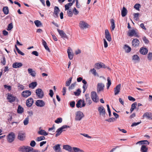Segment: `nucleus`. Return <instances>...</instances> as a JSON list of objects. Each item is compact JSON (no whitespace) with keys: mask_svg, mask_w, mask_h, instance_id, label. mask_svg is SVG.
I'll use <instances>...</instances> for the list:
<instances>
[{"mask_svg":"<svg viewBox=\"0 0 152 152\" xmlns=\"http://www.w3.org/2000/svg\"><path fill=\"white\" fill-rule=\"evenodd\" d=\"M15 137V134L12 132H10L7 136V140L9 142L11 143L14 141Z\"/></svg>","mask_w":152,"mask_h":152,"instance_id":"0eeeda50","label":"nucleus"},{"mask_svg":"<svg viewBox=\"0 0 152 152\" xmlns=\"http://www.w3.org/2000/svg\"><path fill=\"white\" fill-rule=\"evenodd\" d=\"M121 87V85L119 84L117 85L116 87L114 88V94L115 95H117L120 92V90Z\"/></svg>","mask_w":152,"mask_h":152,"instance_id":"412c9836","label":"nucleus"},{"mask_svg":"<svg viewBox=\"0 0 152 152\" xmlns=\"http://www.w3.org/2000/svg\"><path fill=\"white\" fill-rule=\"evenodd\" d=\"M67 14L68 16L70 17L72 16L73 15V13L71 9H69V10L67 11Z\"/></svg>","mask_w":152,"mask_h":152,"instance_id":"8fccbe9b","label":"nucleus"},{"mask_svg":"<svg viewBox=\"0 0 152 152\" xmlns=\"http://www.w3.org/2000/svg\"><path fill=\"white\" fill-rule=\"evenodd\" d=\"M127 13V11L126 8L123 7L121 12V14L122 17H124L126 16Z\"/></svg>","mask_w":152,"mask_h":152,"instance_id":"c85d7f7f","label":"nucleus"},{"mask_svg":"<svg viewBox=\"0 0 152 152\" xmlns=\"http://www.w3.org/2000/svg\"><path fill=\"white\" fill-rule=\"evenodd\" d=\"M72 12L75 15H77L79 13V12L76 9V8L75 7H74L73 10H72Z\"/></svg>","mask_w":152,"mask_h":152,"instance_id":"bf43d9fd","label":"nucleus"},{"mask_svg":"<svg viewBox=\"0 0 152 152\" xmlns=\"http://www.w3.org/2000/svg\"><path fill=\"white\" fill-rule=\"evenodd\" d=\"M90 72L94 76H97L98 77L99 76L98 74L96 72V70L95 69L93 68V69H91L90 70Z\"/></svg>","mask_w":152,"mask_h":152,"instance_id":"e433bc0d","label":"nucleus"},{"mask_svg":"<svg viewBox=\"0 0 152 152\" xmlns=\"http://www.w3.org/2000/svg\"><path fill=\"white\" fill-rule=\"evenodd\" d=\"M34 100L33 98H30L28 99L26 101V104L28 107H31L33 104Z\"/></svg>","mask_w":152,"mask_h":152,"instance_id":"aec40b11","label":"nucleus"},{"mask_svg":"<svg viewBox=\"0 0 152 152\" xmlns=\"http://www.w3.org/2000/svg\"><path fill=\"white\" fill-rule=\"evenodd\" d=\"M72 79V77H70L68 80L67 81H66V86H69L70 84L71 83Z\"/></svg>","mask_w":152,"mask_h":152,"instance_id":"de8ad7c7","label":"nucleus"},{"mask_svg":"<svg viewBox=\"0 0 152 152\" xmlns=\"http://www.w3.org/2000/svg\"><path fill=\"white\" fill-rule=\"evenodd\" d=\"M3 11L5 15H7L9 13V9L8 7H4L3 9Z\"/></svg>","mask_w":152,"mask_h":152,"instance_id":"a19ab883","label":"nucleus"},{"mask_svg":"<svg viewBox=\"0 0 152 152\" xmlns=\"http://www.w3.org/2000/svg\"><path fill=\"white\" fill-rule=\"evenodd\" d=\"M36 93L37 96L39 99H42L44 96V92L40 88H38L36 89Z\"/></svg>","mask_w":152,"mask_h":152,"instance_id":"39448f33","label":"nucleus"},{"mask_svg":"<svg viewBox=\"0 0 152 152\" xmlns=\"http://www.w3.org/2000/svg\"><path fill=\"white\" fill-rule=\"evenodd\" d=\"M128 99H129V100L130 101H132L133 102H134L135 100V99L133 97L131 96H128Z\"/></svg>","mask_w":152,"mask_h":152,"instance_id":"69168bd1","label":"nucleus"},{"mask_svg":"<svg viewBox=\"0 0 152 152\" xmlns=\"http://www.w3.org/2000/svg\"><path fill=\"white\" fill-rule=\"evenodd\" d=\"M63 148L69 151L73 152V148L69 145H64L63 146Z\"/></svg>","mask_w":152,"mask_h":152,"instance_id":"a878e982","label":"nucleus"},{"mask_svg":"<svg viewBox=\"0 0 152 152\" xmlns=\"http://www.w3.org/2000/svg\"><path fill=\"white\" fill-rule=\"evenodd\" d=\"M80 93L81 91L80 89L78 88L77 90L76 91L74 92V93L75 96H78L80 95Z\"/></svg>","mask_w":152,"mask_h":152,"instance_id":"603ef678","label":"nucleus"},{"mask_svg":"<svg viewBox=\"0 0 152 152\" xmlns=\"http://www.w3.org/2000/svg\"><path fill=\"white\" fill-rule=\"evenodd\" d=\"M22 64L21 63L15 62L12 64V67L14 68H17L21 67Z\"/></svg>","mask_w":152,"mask_h":152,"instance_id":"cd10ccee","label":"nucleus"},{"mask_svg":"<svg viewBox=\"0 0 152 152\" xmlns=\"http://www.w3.org/2000/svg\"><path fill=\"white\" fill-rule=\"evenodd\" d=\"M147 58L150 61L152 60V53H149L148 55Z\"/></svg>","mask_w":152,"mask_h":152,"instance_id":"5fc2aeb1","label":"nucleus"},{"mask_svg":"<svg viewBox=\"0 0 152 152\" xmlns=\"http://www.w3.org/2000/svg\"><path fill=\"white\" fill-rule=\"evenodd\" d=\"M18 89L20 90H22L24 89V86L20 84H18Z\"/></svg>","mask_w":152,"mask_h":152,"instance_id":"13d9d810","label":"nucleus"},{"mask_svg":"<svg viewBox=\"0 0 152 152\" xmlns=\"http://www.w3.org/2000/svg\"><path fill=\"white\" fill-rule=\"evenodd\" d=\"M127 34L130 37L134 36L137 37H140L139 35L138 34L137 30L132 29L130 30L128 32Z\"/></svg>","mask_w":152,"mask_h":152,"instance_id":"7ed1b4c3","label":"nucleus"},{"mask_svg":"<svg viewBox=\"0 0 152 152\" xmlns=\"http://www.w3.org/2000/svg\"><path fill=\"white\" fill-rule=\"evenodd\" d=\"M28 73L32 77H35L36 75L35 72L33 70V69L31 68H29L28 69Z\"/></svg>","mask_w":152,"mask_h":152,"instance_id":"c756f323","label":"nucleus"},{"mask_svg":"<svg viewBox=\"0 0 152 152\" xmlns=\"http://www.w3.org/2000/svg\"><path fill=\"white\" fill-rule=\"evenodd\" d=\"M73 152H84L83 150L77 147L73 148Z\"/></svg>","mask_w":152,"mask_h":152,"instance_id":"4c0bfd02","label":"nucleus"},{"mask_svg":"<svg viewBox=\"0 0 152 152\" xmlns=\"http://www.w3.org/2000/svg\"><path fill=\"white\" fill-rule=\"evenodd\" d=\"M60 11L59 8L57 6H55L54 8L53 16L55 17H58V14Z\"/></svg>","mask_w":152,"mask_h":152,"instance_id":"6ab92c4d","label":"nucleus"},{"mask_svg":"<svg viewBox=\"0 0 152 152\" xmlns=\"http://www.w3.org/2000/svg\"><path fill=\"white\" fill-rule=\"evenodd\" d=\"M139 15V13H134L133 15L134 16V18L135 20L137 21L138 20V18Z\"/></svg>","mask_w":152,"mask_h":152,"instance_id":"6e6d98bb","label":"nucleus"},{"mask_svg":"<svg viewBox=\"0 0 152 152\" xmlns=\"http://www.w3.org/2000/svg\"><path fill=\"white\" fill-rule=\"evenodd\" d=\"M62 121V118H58L55 121V122L56 124H58L61 123Z\"/></svg>","mask_w":152,"mask_h":152,"instance_id":"49530a36","label":"nucleus"},{"mask_svg":"<svg viewBox=\"0 0 152 152\" xmlns=\"http://www.w3.org/2000/svg\"><path fill=\"white\" fill-rule=\"evenodd\" d=\"M57 30L61 38L64 39L67 38L66 34L62 30H60L58 29H57Z\"/></svg>","mask_w":152,"mask_h":152,"instance_id":"f3484780","label":"nucleus"},{"mask_svg":"<svg viewBox=\"0 0 152 152\" xmlns=\"http://www.w3.org/2000/svg\"><path fill=\"white\" fill-rule=\"evenodd\" d=\"M94 67L97 69H99L101 68H105L106 67L104 64L100 62L95 64Z\"/></svg>","mask_w":152,"mask_h":152,"instance_id":"ddd939ff","label":"nucleus"},{"mask_svg":"<svg viewBox=\"0 0 152 152\" xmlns=\"http://www.w3.org/2000/svg\"><path fill=\"white\" fill-rule=\"evenodd\" d=\"M107 88L108 89L111 84L110 78L109 77L107 78Z\"/></svg>","mask_w":152,"mask_h":152,"instance_id":"79ce46f5","label":"nucleus"},{"mask_svg":"<svg viewBox=\"0 0 152 152\" xmlns=\"http://www.w3.org/2000/svg\"><path fill=\"white\" fill-rule=\"evenodd\" d=\"M35 104L38 107H42L45 106V103L42 100H38L36 101Z\"/></svg>","mask_w":152,"mask_h":152,"instance_id":"4468645a","label":"nucleus"},{"mask_svg":"<svg viewBox=\"0 0 152 152\" xmlns=\"http://www.w3.org/2000/svg\"><path fill=\"white\" fill-rule=\"evenodd\" d=\"M38 133L40 135L43 136H46L48 134V133L42 129L39 131L38 132Z\"/></svg>","mask_w":152,"mask_h":152,"instance_id":"f704fd0d","label":"nucleus"},{"mask_svg":"<svg viewBox=\"0 0 152 152\" xmlns=\"http://www.w3.org/2000/svg\"><path fill=\"white\" fill-rule=\"evenodd\" d=\"M35 145L36 142L34 140L32 141L30 143V145L32 147H34Z\"/></svg>","mask_w":152,"mask_h":152,"instance_id":"e2e57ef3","label":"nucleus"},{"mask_svg":"<svg viewBox=\"0 0 152 152\" xmlns=\"http://www.w3.org/2000/svg\"><path fill=\"white\" fill-rule=\"evenodd\" d=\"M136 144H140L141 145L145 144L146 145H149V142L147 140H141L137 142L136 143Z\"/></svg>","mask_w":152,"mask_h":152,"instance_id":"473e14b6","label":"nucleus"},{"mask_svg":"<svg viewBox=\"0 0 152 152\" xmlns=\"http://www.w3.org/2000/svg\"><path fill=\"white\" fill-rule=\"evenodd\" d=\"M110 23L111 24V29L112 31H113L114 30L115 28L114 20L113 19H111Z\"/></svg>","mask_w":152,"mask_h":152,"instance_id":"7c9ffc66","label":"nucleus"},{"mask_svg":"<svg viewBox=\"0 0 152 152\" xmlns=\"http://www.w3.org/2000/svg\"><path fill=\"white\" fill-rule=\"evenodd\" d=\"M86 102H87V104H88V105L92 103V101L90 99V98H88L87 99H86Z\"/></svg>","mask_w":152,"mask_h":152,"instance_id":"338daca9","label":"nucleus"},{"mask_svg":"<svg viewBox=\"0 0 152 152\" xmlns=\"http://www.w3.org/2000/svg\"><path fill=\"white\" fill-rule=\"evenodd\" d=\"M70 128V126L67 125H63L61 127L58 128L56 131L57 133L56 134V137H57L59 136L63 131H65V129Z\"/></svg>","mask_w":152,"mask_h":152,"instance_id":"f03ea898","label":"nucleus"},{"mask_svg":"<svg viewBox=\"0 0 152 152\" xmlns=\"http://www.w3.org/2000/svg\"><path fill=\"white\" fill-rule=\"evenodd\" d=\"M26 137V134L23 131H20L18 132V139L20 140H24Z\"/></svg>","mask_w":152,"mask_h":152,"instance_id":"423d86ee","label":"nucleus"},{"mask_svg":"<svg viewBox=\"0 0 152 152\" xmlns=\"http://www.w3.org/2000/svg\"><path fill=\"white\" fill-rule=\"evenodd\" d=\"M37 85V83L36 82H33L30 84L29 85V87L32 89H34L36 87Z\"/></svg>","mask_w":152,"mask_h":152,"instance_id":"c9c22d12","label":"nucleus"},{"mask_svg":"<svg viewBox=\"0 0 152 152\" xmlns=\"http://www.w3.org/2000/svg\"><path fill=\"white\" fill-rule=\"evenodd\" d=\"M105 34L106 38L108 41L110 42L111 40V38L110 33L107 29L105 30Z\"/></svg>","mask_w":152,"mask_h":152,"instance_id":"4be33fe9","label":"nucleus"},{"mask_svg":"<svg viewBox=\"0 0 152 152\" xmlns=\"http://www.w3.org/2000/svg\"><path fill=\"white\" fill-rule=\"evenodd\" d=\"M148 148L145 145H142L140 148V151L141 152H147Z\"/></svg>","mask_w":152,"mask_h":152,"instance_id":"2f4dec72","label":"nucleus"},{"mask_svg":"<svg viewBox=\"0 0 152 152\" xmlns=\"http://www.w3.org/2000/svg\"><path fill=\"white\" fill-rule=\"evenodd\" d=\"M140 41L137 39H134L132 41V45L134 47H138L139 45Z\"/></svg>","mask_w":152,"mask_h":152,"instance_id":"a211bd4d","label":"nucleus"},{"mask_svg":"<svg viewBox=\"0 0 152 152\" xmlns=\"http://www.w3.org/2000/svg\"><path fill=\"white\" fill-rule=\"evenodd\" d=\"M137 105V103L136 102H134L132 104L131 108L130 110V111L131 113H132L134 110L136 108Z\"/></svg>","mask_w":152,"mask_h":152,"instance_id":"58836bf2","label":"nucleus"},{"mask_svg":"<svg viewBox=\"0 0 152 152\" xmlns=\"http://www.w3.org/2000/svg\"><path fill=\"white\" fill-rule=\"evenodd\" d=\"M7 96V99L8 100V101L12 103L14 102L17 99L16 97L15 96L11 94H8Z\"/></svg>","mask_w":152,"mask_h":152,"instance_id":"1a4fd4ad","label":"nucleus"},{"mask_svg":"<svg viewBox=\"0 0 152 152\" xmlns=\"http://www.w3.org/2000/svg\"><path fill=\"white\" fill-rule=\"evenodd\" d=\"M79 26L81 29H84L88 28L89 25L86 22L83 21H81L80 22Z\"/></svg>","mask_w":152,"mask_h":152,"instance_id":"f8f14e48","label":"nucleus"},{"mask_svg":"<svg viewBox=\"0 0 152 152\" xmlns=\"http://www.w3.org/2000/svg\"><path fill=\"white\" fill-rule=\"evenodd\" d=\"M31 149V147L24 145L19 148L18 151L21 152H30Z\"/></svg>","mask_w":152,"mask_h":152,"instance_id":"f257e3e1","label":"nucleus"},{"mask_svg":"<svg viewBox=\"0 0 152 152\" xmlns=\"http://www.w3.org/2000/svg\"><path fill=\"white\" fill-rule=\"evenodd\" d=\"M70 106L72 107H74L75 105V101H72L70 103Z\"/></svg>","mask_w":152,"mask_h":152,"instance_id":"680f3d73","label":"nucleus"},{"mask_svg":"<svg viewBox=\"0 0 152 152\" xmlns=\"http://www.w3.org/2000/svg\"><path fill=\"white\" fill-rule=\"evenodd\" d=\"M83 113L80 111H78L76 113L75 119L76 121H80L84 117Z\"/></svg>","mask_w":152,"mask_h":152,"instance_id":"20e7f679","label":"nucleus"},{"mask_svg":"<svg viewBox=\"0 0 152 152\" xmlns=\"http://www.w3.org/2000/svg\"><path fill=\"white\" fill-rule=\"evenodd\" d=\"M143 117H146L149 120H152V114L148 112H146L143 114Z\"/></svg>","mask_w":152,"mask_h":152,"instance_id":"bb28decb","label":"nucleus"},{"mask_svg":"<svg viewBox=\"0 0 152 152\" xmlns=\"http://www.w3.org/2000/svg\"><path fill=\"white\" fill-rule=\"evenodd\" d=\"M143 40L146 44H148L149 43V40L146 38L145 36H144L142 37Z\"/></svg>","mask_w":152,"mask_h":152,"instance_id":"3c124183","label":"nucleus"},{"mask_svg":"<svg viewBox=\"0 0 152 152\" xmlns=\"http://www.w3.org/2000/svg\"><path fill=\"white\" fill-rule=\"evenodd\" d=\"M23 112V109L20 105L18 106L17 112L18 113L21 114Z\"/></svg>","mask_w":152,"mask_h":152,"instance_id":"ea45409f","label":"nucleus"},{"mask_svg":"<svg viewBox=\"0 0 152 152\" xmlns=\"http://www.w3.org/2000/svg\"><path fill=\"white\" fill-rule=\"evenodd\" d=\"M29 116H28L27 117L24 119L23 121L24 124L25 125H27L29 122Z\"/></svg>","mask_w":152,"mask_h":152,"instance_id":"a18cd8bd","label":"nucleus"},{"mask_svg":"<svg viewBox=\"0 0 152 152\" xmlns=\"http://www.w3.org/2000/svg\"><path fill=\"white\" fill-rule=\"evenodd\" d=\"M124 50H125V51L126 53H127L130 52L131 50V48L127 45H124Z\"/></svg>","mask_w":152,"mask_h":152,"instance_id":"72a5a7b5","label":"nucleus"},{"mask_svg":"<svg viewBox=\"0 0 152 152\" xmlns=\"http://www.w3.org/2000/svg\"><path fill=\"white\" fill-rule=\"evenodd\" d=\"M34 23L36 26L37 27L40 26L42 25V23L39 20H36L34 21Z\"/></svg>","mask_w":152,"mask_h":152,"instance_id":"c03bdc74","label":"nucleus"},{"mask_svg":"<svg viewBox=\"0 0 152 152\" xmlns=\"http://www.w3.org/2000/svg\"><path fill=\"white\" fill-rule=\"evenodd\" d=\"M80 134L81 135H83L84 136L86 137L87 138H91L92 137L88 135V134H82V133H80Z\"/></svg>","mask_w":152,"mask_h":152,"instance_id":"0e129e2a","label":"nucleus"},{"mask_svg":"<svg viewBox=\"0 0 152 152\" xmlns=\"http://www.w3.org/2000/svg\"><path fill=\"white\" fill-rule=\"evenodd\" d=\"M53 148L55 152H61L60 144L56 145L53 147Z\"/></svg>","mask_w":152,"mask_h":152,"instance_id":"b1692460","label":"nucleus"},{"mask_svg":"<svg viewBox=\"0 0 152 152\" xmlns=\"http://www.w3.org/2000/svg\"><path fill=\"white\" fill-rule=\"evenodd\" d=\"M13 28V24L12 23H11L8 24L7 30L8 31H10Z\"/></svg>","mask_w":152,"mask_h":152,"instance_id":"09e8293b","label":"nucleus"},{"mask_svg":"<svg viewBox=\"0 0 152 152\" xmlns=\"http://www.w3.org/2000/svg\"><path fill=\"white\" fill-rule=\"evenodd\" d=\"M31 94V92L29 90H26L23 91L22 93V96L24 97H27L30 96Z\"/></svg>","mask_w":152,"mask_h":152,"instance_id":"dca6fc26","label":"nucleus"},{"mask_svg":"<svg viewBox=\"0 0 152 152\" xmlns=\"http://www.w3.org/2000/svg\"><path fill=\"white\" fill-rule=\"evenodd\" d=\"M140 53L142 54L146 55L148 52V50L146 48L142 47L140 50Z\"/></svg>","mask_w":152,"mask_h":152,"instance_id":"393cba45","label":"nucleus"},{"mask_svg":"<svg viewBox=\"0 0 152 152\" xmlns=\"http://www.w3.org/2000/svg\"><path fill=\"white\" fill-rule=\"evenodd\" d=\"M132 59L137 62H139L140 61V58L137 55H134L133 56Z\"/></svg>","mask_w":152,"mask_h":152,"instance_id":"37998d69","label":"nucleus"},{"mask_svg":"<svg viewBox=\"0 0 152 152\" xmlns=\"http://www.w3.org/2000/svg\"><path fill=\"white\" fill-rule=\"evenodd\" d=\"M91 98L92 100L94 102H97L99 101V98L97 96L96 93L95 91L91 93Z\"/></svg>","mask_w":152,"mask_h":152,"instance_id":"6e6552de","label":"nucleus"},{"mask_svg":"<svg viewBox=\"0 0 152 152\" xmlns=\"http://www.w3.org/2000/svg\"><path fill=\"white\" fill-rule=\"evenodd\" d=\"M72 50L71 48H69L67 50V53L68 54L69 58L70 60H72L73 58V54L70 51H72Z\"/></svg>","mask_w":152,"mask_h":152,"instance_id":"5701e85b","label":"nucleus"},{"mask_svg":"<svg viewBox=\"0 0 152 152\" xmlns=\"http://www.w3.org/2000/svg\"><path fill=\"white\" fill-rule=\"evenodd\" d=\"M45 139V137L43 136H41L37 137L36 139V141H39Z\"/></svg>","mask_w":152,"mask_h":152,"instance_id":"864d4df0","label":"nucleus"},{"mask_svg":"<svg viewBox=\"0 0 152 152\" xmlns=\"http://www.w3.org/2000/svg\"><path fill=\"white\" fill-rule=\"evenodd\" d=\"M75 85V83H72L71 84V86L69 87V90H71L74 88Z\"/></svg>","mask_w":152,"mask_h":152,"instance_id":"774afa93","label":"nucleus"},{"mask_svg":"<svg viewBox=\"0 0 152 152\" xmlns=\"http://www.w3.org/2000/svg\"><path fill=\"white\" fill-rule=\"evenodd\" d=\"M140 5L139 4H136L134 6V7L136 10H139V7Z\"/></svg>","mask_w":152,"mask_h":152,"instance_id":"052dcab7","label":"nucleus"},{"mask_svg":"<svg viewBox=\"0 0 152 152\" xmlns=\"http://www.w3.org/2000/svg\"><path fill=\"white\" fill-rule=\"evenodd\" d=\"M98 109L99 115L104 117H105L106 113L104 107L102 106H101L98 107Z\"/></svg>","mask_w":152,"mask_h":152,"instance_id":"9b49d317","label":"nucleus"},{"mask_svg":"<svg viewBox=\"0 0 152 152\" xmlns=\"http://www.w3.org/2000/svg\"><path fill=\"white\" fill-rule=\"evenodd\" d=\"M85 105L86 104L85 103L84 100H82L81 99L79 100L76 104V107L77 108L84 107Z\"/></svg>","mask_w":152,"mask_h":152,"instance_id":"9d476101","label":"nucleus"},{"mask_svg":"<svg viewBox=\"0 0 152 152\" xmlns=\"http://www.w3.org/2000/svg\"><path fill=\"white\" fill-rule=\"evenodd\" d=\"M104 85L102 83H98L97 86V91L99 92L104 89Z\"/></svg>","mask_w":152,"mask_h":152,"instance_id":"2eb2a0df","label":"nucleus"},{"mask_svg":"<svg viewBox=\"0 0 152 152\" xmlns=\"http://www.w3.org/2000/svg\"><path fill=\"white\" fill-rule=\"evenodd\" d=\"M115 121V118H110L108 119H106V121L108 122H113Z\"/></svg>","mask_w":152,"mask_h":152,"instance_id":"4d7b16f0","label":"nucleus"}]
</instances>
